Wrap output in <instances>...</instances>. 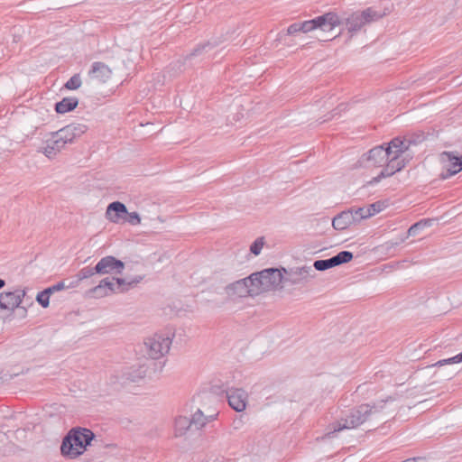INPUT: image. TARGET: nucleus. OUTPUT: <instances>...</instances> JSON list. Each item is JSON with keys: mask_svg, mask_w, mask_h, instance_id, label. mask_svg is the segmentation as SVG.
<instances>
[{"mask_svg": "<svg viewBox=\"0 0 462 462\" xmlns=\"http://www.w3.org/2000/svg\"><path fill=\"white\" fill-rule=\"evenodd\" d=\"M354 212L355 222H358L361 219L369 217L374 215V212H371V208H358L356 209H352Z\"/></svg>", "mask_w": 462, "mask_h": 462, "instance_id": "29", "label": "nucleus"}, {"mask_svg": "<svg viewBox=\"0 0 462 462\" xmlns=\"http://www.w3.org/2000/svg\"><path fill=\"white\" fill-rule=\"evenodd\" d=\"M50 290H43L37 294L36 300L43 308H47L50 304Z\"/></svg>", "mask_w": 462, "mask_h": 462, "instance_id": "30", "label": "nucleus"}, {"mask_svg": "<svg viewBox=\"0 0 462 462\" xmlns=\"http://www.w3.org/2000/svg\"><path fill=\"white\" fill-rule=\"evenodd\" d=\"M87 131V125L83 124H70L58 130L57 136H60L66 144L72 143L75 139L81 136Z\"/></svg>", "mask_w": 462, "mask_h": 462, "instance_id": "14", "label": "nucleus"}, {"mask_svg": "<svg viewBox=\"0 0 462 462\" xmlns=\"http://www.w3.org/2000/svg\"><path fill=\"white\" fill-rule=\"evenodd\" d=\"M125 214H127V208L125 205L120 201L110 203L106 211V218L116 224L124 220Z\"/></svg>", "mask_w": 462, "mask_h": 462, "instance_id": "16", "label": "nucleus"}, {"mask_svg": "<svg viewBox=\"0 0 462 462\" xmlns=\"http://www.w3.org/2000/svg\"><path fill=\"white\" fill-rule=\"evenodd\" d=\"M375 406L371 407L369 404H362L356 409L350 411L349 414L340 420L329 425L328 431L322 437L331 438L335 432L345 429H354L364 423L368 417L377 411Z\"/></svg>", "mask_w": 462, "mask_h": 462, "instance_id": "4", "label": "nucleus"}, {"mask_svg": "<svg viewBox=\"0 0 462 462\" xmlns=\"http://www.w3.org/2000/svg\"><path fill=\"white\" fill-rule=\"evenodd\" d=\"M97 272H96V266L95 267H89V266H87V267H84L82 269H80L78 273L76 274V277H77V280L75 282H71L68 287H77L79 283V282L83 281V280H86V279H88L90 277H92L94 274H96Z\"/></svg>", "mask_w": 462, "mask_h": 462, "instance_id": "25", "label": "nucleus"}, {"mask_svg": "<svg viewBox=\"0 0 462 462\" xmlns=\"http://www.w3.org/2000/svg\"><path fill=\"white\" fill-rule=\"evenodd\" d=\"M335 260L336 265H340L342 263H346L353 259V254L349 251H341L335 256H333Z\"/></svg>", "mask_w": 462, "mask_h": 462, "instance_id": "28", "label": "nucleus"}, {"mask_svg": "<svg viewBox=\"0 0 462 462\" xmlns=\"http://www.w3.org/2000/svg\"><path fill=\"white\" fill-rule=\"evenodd\" d=\"M66 143L60 136H57V133H52L51 136L46 141V145L42 150V152L48 158H53L57 153H59L64 147Z\"/></svg>", "mask_w": 462, "mask_h": 462, "instance_id": "18", "label": "nucleus"}, {"mask_svg": "<svg viewBox=\"0 0 462 462\" xmlns=\"http://www.w3.org/2000/svg\"><path fill=\"white\" fill-rule=\"evenodd\" d=\"M125 268V263L114 256L107 255L101 258L96 264L97 274H121Z\"/></svg>", "mask_w": 462, "mask_h": 462, "instance_id": "12", "label": "nucleus"}, {"mask_svg": "<svg viewBox=\"0 0 462 462\" xmlns=\"http://www.w3.org/2000/svg\"><path fill=\"white\" fill-rule=\"evenodd\" d=\"M433 222H434V219H430V218L421 219V220L418 221L417 223L411 226L410 228L408 229V232H407L408 236H416L420 230H421L425 227L431 226Z\"/></svg>", "mask_w": 462, "mask_h": 462, "instance_id": "26", "label": "nucleus"}, {"mask_svg": "<svg viewBox=\"0 0 462 462\" xmlns=\"http://www.w3.org/2000/svg\"><path fill=\"white\" fill-rule=\"evenodd\" d=\"M364 20L366 23V24H369L371 23L379 21L380 19L383 18L387 14H390V10L387 8H384L383 10H376L374 7H367L361 11Z\"/></svg>", "mask_w": 462, "mask_h": 462, "instance_id": "22", "label": "nucleus"}, {"mask_svg": "<svg viewBox=\"0 0 462 462\" xmlns=\"http://www.w3.org/2000/svg\"><path fill=\"white\" fill-rule=\"evenodd\" d=\"M410 143L411 141L402 140L399 137L391 141L392 149L389 158L380 174L374 178V182H378L382 178L390 177L405 167L407 160L403 157V154L409 149Z\"/></svg>", "mask_w": 462, "mask_h": 462, "instance_id": "2", "label": "nucleus"}, {"mask_svg": "<svg viewBox=\"0 0 462 462\" xmlns=\"http://www.w3.org/2000/svg\"><path fill=\"white\" fill-rule=\"evenodd\" d=\"M5 284V282L0 278V289H2Z\"/></svg>", "mask_w": 462, "mask_h": 462, "instance_id": "40", "label": "nucleus"}, {"mask_svg": "<svg viewBox=\"0 0 462 462\" xmlns=\"http://www.w3.org/2000/svg\"><path fill=\"white\" fill-rule=\"evenodd\" d=\"M368 208H371V212H374V215L379 211V208H376V204H372Z\"/></svg>", "mask_w": 462, "mask_h": 462, "instance_id": "38", "label": "nucleus"}, {"mask_svg": "<svg viewBox=\"0 0 462 462\" xmlns=\"http://www.w3.org/2000/svg\"><path fill=\"white\" fill-rule=\"evenodd\" d=\"M143 375L139 374L138 376H131V375H127L126 379L132 381V382H135L137 378H142Z\"/></svg>", "mask_w": 462, "mask_h": 462, "instance_id": "39", "label": "nucleus"}, {"mask_svg": "<svg viewBox=\"0 0 462 462\" xmlns=\"http://www.w3.org/2000/svg\"><path fill=\"white\" fill-rule=\"evenodd\" d=\"M209 46H210V44H209V43H208V44H205V45H203V46H201V47H199V48L195 49L194 52H193V53H191V56L198 55L199 53H200V52H201V51L205 50L206 48H208V47H209Z\"/></svg>", "mask_w": 462, "mask_h": 462, "instance_id": "37", "label": "nucleus"}, {"mask_svg": "<svg viewBox=\"0 0 462 462\" xmlns=\"http://www.w3.org/2000/svg\"><path fill=\"white\" fill-rule=\"evenodd\" d=\"M440 160L445 171L440 173V178L446 180L462 171V156L458 157L452 152H443Z\"/></svg>", "mask_w": 462, "mask_h": 462, "instance_id": "10", "label": "nucleus"}, {"mask_svg": "<svg viewBox=\"0 0 462 462\" xmlns=\"http://www.w3.org/2000/svg\"><path fill=\"white\" fill-rule=\"evenodd\" d=\"M225 290L230 296L236 295L239 297H245L247 295H257L253 291L254 290V286L252 275L228 284L226 286Z\"/></svg>", "mask_w": 462, "mask_h": 462, "instance_id": "11", "label": "nucleus"}, {"mask_svg": "<svg viewBox=\"0 0 462 462\" xmlns=\"http://www.w3.org/2000/svg\"><path fill=\"white\" fill-rule=\"evenodd\" d=\"M81 86V79L79 74L73 75L65 84V88L69 90L78 89Z\"/></svg>", "mask_w": 462, "mask_h": 462, "instance_id": "31", "label": "nucleus"}, {"mask_svg": "<svg viewBox=\"0 0 462 462\" xmlns=\"http://www.w3.org/2000/svg\"><path fill=\"white\" fill-rule=\"evenodd\" d=\"M340 24V19L336 13H326L323 15L318 16L312 20H308L300 23L301 32L307 33L316 29H320L323 32H330L335 27Z\"/></svg>", "mask_w": 462, "mask_h": 462, "instance_id": "8", "label": "nucleus"}, {"mask_svg": "<svg viewBox=\"0 0 462 462\" xmlns=\"http://www.w3.org/2000/svg\"><path fill=\"white\" fill-rule=\"evenodd\" d=\"M335 266L337 265L332 256L328 259L315 261L312 267L315 271H326Z\"/></svg>", "mask_w": 462, "mask_h": 462, "instance_id": "27", "label": "nucleus"}, {"mask_svg": "<svg viewBox=\"0 0 462 462\" xmlns=\"http://www.w3.org/2000/svg\"><path fill=\"white\" fill-rule=\"evenodd\" d=\"M365 25L366 23L364 20L361 11L351 14L346 19V29L352 34L359 32Z\"/></svg>", "mask_w": 462, "mask_h": 462, "instance_id": "20", "label": "nucleus"}, {"mask_svg": "<svg viewBox=\"0 0 462 462\" xmlns=\"http://www.w3.org/2000/svg\"><path fill=\"white\" fill-rule=\"evenodd\" d=\"M462 362V352L451 358L442 359L438 361L434 365L441 366L448 364H457Z\"/></svg>", "mask_w": 462, "mask_h": 462, "instance_id": "34", "label": "nucleus"}, {"mask_svg": "<svg viewBox=\"0 0 462 462\" xmlns=\"http://www.w3.org/2000/svg\"><path fill=\"white\" fill-rule=\"evenodd\" d=\"M25 295V291L21 288L0 292L1 319L4 320L11 319L15 310L21 312L22 318L26 317L27 310L21 306Z\"/></svg>", "mask_w": 462, "mask_h": 462, "instance_id": "5", "label": "nucleus"}, {"mask_svg": "<svg viewBox=\"0 0 462 462\" xmlns=\"http://www.w3.org/2000/svg\"><path fill=\"white\" fill-rule=\"evenodd\" d=\"M193 429L190 419L187 416L179 415L174 420V437L184 436Z\"/></svg>", "mask_w": 462, "mask_h": 462, "instance_id": "21", "label": "nucleus"}, {"mask_svg": "<svg viewBox=\"0 0 462 462\" xmlns=\"http://www.w3.org/2000/svg\"><path fill=\"white\" fill-rule=\"evenodd\" d=\"M95 435L86 428H73L64 437L60 452L65 457L73 459L82 455L90 445Z\"/></svg>", "mask_w": 462, "mask_h": 462, "instance_id": "1", "label": "nucleus"}, {"mask_svg": "<svg viewBox=\"0 0 462 462\" xmlns=\"http://www.w3.org/2000/svg\"><path fill=\"white\" fill-rule=\"evenodd\" d=\"M229 405L236 411H243L247 403V393L242 389H230L226 392Z\"/></svg>", "mask_w": 462, "mask_h": 462, "instance_id": "15", "label": "nucleus"}, {"mask_svg": "<svg viewBox=\"0 0 462 462\" xmlns=\"http://www.w3.org/2000/svg\"><path fill=\"white\" fill-rule=\"evenodd\" d=\"M65 288H69L68 285H65L64 282H59L56 284L48 287L46 290H50V294H51L53 292L60 291Z\"/></svg>", "mask_w": 462, "mask_h": 462, "instance_id": "36", "label": "nucleus"}, {"mask_svg": "<svg viewBox=\"0 0 462 462\" xmlns=\"http://www.w3.org/2000/svg\"><path fill=\"white\" fill-rule=\"evenodd\" d=\"M216 416L217 413L205 415L200 409H198L189 419L193 429L198 430L202 429L208 421L213 420L216 418Z\"/></svg>", "mask_w": 462, "mask_h": 462, "instance_id": "23", "label": "nucleus"}, {"mask_svg": "<svg viewBox=\"0 0 462 462\" xmlns=\"http://www.w3.org/2000/svg\"><path fill=\"white\" fill-rule=\"evenodd\" d=\"M173 335L171 333H155L143 341V351L152 359H159L169 353Z\"/></svg>", "mask_w": 462, "mask_h": 462, "instance_id": "6", "label": "nucleus"}, {"mask_svg": "<svg viewBox=\"0 0 462 462\" xmlns=\"http://www.w3.org/2000/svg\"><path fill=\"white\" fill-rule=\"evenodd\" d=\"M355 222L354 212L352 209L343 211L337 214L332 220V226L336 230H345Z\"/></svg>", "mask_w": 462, "mask_h": 462, "instance_id": "19", "label": "nucleus"}, {"mask_svg": "<svg viewBox=\"0 0 462 462\" xmlns=\"http://www.w3.org/2000/svg\"><path fill=\"white\" fill-rule=\"evenodd\" d=\"M112 75V70L110 68L100 61H96L92 63L91 69L88 71V76L93 79H97L99 82H106Z\"/></svg>", "mask_w": 462, "mask_h": 462, "instance_id": "17", "label": "nucleus"}, {"mask_svg": "<svg viewBox=\"0 0 462 462\" xmlns=\"http://www.w3.org/2000/svg\"><path fill=\"white\" fill-rule=\"evenodd\" d=\"M263 245H264V238L262 236V237H258L256 240H254V242L250 246V252L252 254H254V255H258L263 247Z\"/></svg>", "mask_w": 462, "mask_h": 462, "instance_id": "33", "label": "nucleus"}, {"mask_svg": "<svg viewBox=\"0 0 462 462\" xmlns=\"http://www.w3.org/2000/svg\"><path fill=\"white\" fill-rule=\"evenodd\" d=\"M391 149V142L387 143L386 147L379 145L371 149L366 154V160L370 166H385Z\"/></svg>", "mask_w": 462, "mask_h": 462, "instance_id": "13", "label": "nucleus"}, {"mask_svg": "<svg viewBox=\"0 0 462 462\" xmlns=\"http://www.w3.org/2000/svg\"><path fill=\"white\" fill-rule=\"evenodd\" d=\"M143 279V276L138 275L126 278H105L99 283L88 291L89 295L97 298H103L111 294L124 293L135 287Z\"/></svg>", "mask_w": 462, "mask_h": 462, "instance_id": "3", "label": "nucleus"}, {"mask_svg": "<svg viewBox=\"0 0 462 462\" xmlns=\"http://www.w3.org/2000/svg\"><path fill=\"white\" fill-rule=\"evenodd\" d=\"M79 105V99L77 97H64L60 102L56 103L55 110L58 114H65L72 111Z\"/></svg>", "mask_w": 462, "mask_h": 462, "instance_id": "24", "label": "nucleus"}, {"mask_svg": "<svg viewBox=\"0 0 462 462\" xmlns=\"http://www.w3.org/2000/svg\"><path fill=\"white\" fill-rule=\"evenodd\" d=\"M251 275L254 286L253 291L257 295L263 291L276 289L284 282L281 270L276 268L264 269L261 272L254 273Z\"/></svg>", "mask_w": 462, "mask_h": 462, "instance_id": "7", "label": "nucleus"}, {"mask_svg": "<svg viewBox=\"0 0 462 462\" xmlns=\"http://www.w3.org/2000/svg\"><path fill=\"white\" fill-rule=\"evenodd\" d=\"M282 271L285 273V277H283L284 282L292 285L308 282L316 276L313 267L308 265L291 268L290 270L283 268Z\"/></svg>", "mask_w": 462, "mask_h": 462, "instance_id": "9", "label": "nucleus"}, {"mask_svg": "<svg viewBox=\"0 0 462 462\" xmlns=\"http://www.w3.org/2000/svg\"><path fill=\"white\" fill-rule=\"evenodd\" d=\"M123 221L127 222L132 226H137L141 223V217L137 212L129 213L127 211V214H125V217Z\"/></svg>", "mask_w": 462, "mask_h": 462, "instance_id": "32", "label": "nucleus"}, {"mask_svg": "<svg viewBox=\"0 0 462 462\" xmlns=\"http://www.w3.org/2000/svg\"><path fill=\"white\" fill-rule=\"evenodd\" d=\"M297 32H301V25H300V23H294L292 24H291L288 28H287V34L288 35H292V34H295Z\"/></svg>", "mask_w": 462, "mask_h": 462, "instance_id": "35", "label": "nucleus"}]
</instances>
